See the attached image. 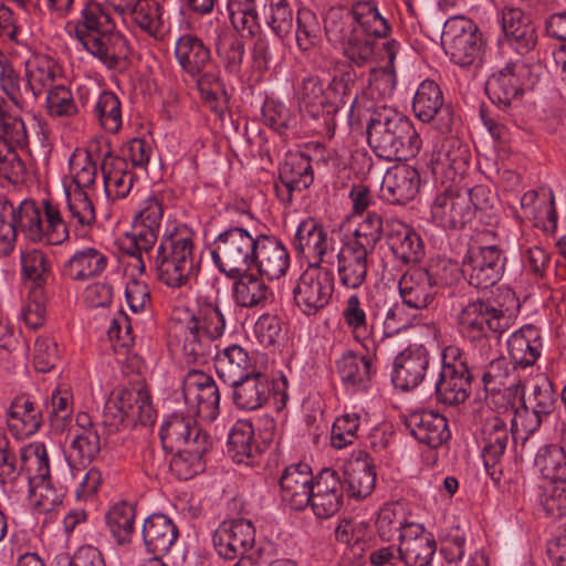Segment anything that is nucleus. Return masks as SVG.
Instances as JSON below:
<instances>
[{
    "mask_svg": "<svg viewBox=\"0 0 566 566\" xmlns=\"http://www.w3.org/2000/svg\"><path fill=\"white\" fill-rule=\"evenodd\" d=\"M82 46L108 69L120 66L130 53L127 39L116 30V27L88 39Z\"/></svg>",
    "mask_w": 566,
    "mask_h": 566,
    "instance_id": "c85d7f7f",
    "label": "nucleus"
},
{
    "mask_svg": "<svg viewBox=\"0 0 566 566\" xmlns=\"http://www.w3.org/2000/svg\"><path fill=\"white\" fill-rule=\"evenodd\" d=\"M506 264L504 250L497 244H471L462 261V273L469 284L489 289L502 277Z\"/></svg>",
    "mask_w": 566,
    "mask_h": 566,
    "instance_id": "1a4fd4ad",
    "label": "nucleus"
},
{
    "mask_svg": "<svg viewBox=\"0 0 566 566\" xmlns=\"http://www.w3.org/2000/svg\"><path fill=\"white\" fill-rule=\"evenodd\" d=\"M175 56L181 70L191 77L200 75L211 62V51L196 34L179 36L175 45Z\"/></svg>",
    "mask_w": 566,
    "mask_h": 566,
    "instance_id": "e433bc0d",
    "label": "nucleus"
},
{
    "mask_svg": "<svg viewBox=\"0 0 566 566\" xmlns=\"http://www.w3.org/2000/svg\"><path fill=\"white\" fill-rule=\"evenodd\" d=\"M253 436L254 430L250 422H235L228 440V452L235 462L254 464V459L261 453V450L254 443Z\"/></svg>",
    "mask_w": 566,
    "mask_h": 566,
    "instance_id": "de8ad7c7",
    "label": "nucleus"
},
{
    "mask_svg": "<svg viewBox=\"0 0 566 566\" xmlns=\"http://www.w3.org/2000/svg\"><path fill=\"white\" fill-rule=\"evenodd\" d=\"M352 10L357 32L360 31L376 39L387 36L390 27L387 20L380 15L375 2L359 1L353 6Z\"/></svg>",
    "mask_w": 566,
    "mask_h": 566,
    "instance_id": "5fc2aeb1",
    "label": "nucleus"
},
{
    "mask_svg": "<svg viewBox=\"0 0 566 566\" xmlns=\"http://www.w3.org/2000/svg\"><path fill=\"white\" fill-rule=\"evenodd\" d=\"M457 327L462 338L489 357L509 328V319L501 308L478 298L459 311Z\"/></svg>",
    "mask_w": 566,
    "mask_h": 566,
    "instance_id": "f03ea898",
    "label": "nucleus"
},
{
    "mask_svg": "<svg viewBox=\"0 0 566 566\" xmlns=\"http://www.w3.org/2000/svg\"><path fill=\"white\" fill-rule=\"evenodd\" d=\"M63 493L54 488L51 476L29 483V500L33 510L40 514L52 512L62 503Z\"/></svg>",
    "mask_w": 566,
    "mask_h": 566,
    "instance_id": "774afa93",
    "label": "nucleus"
},
{
    "mask_svg": "<svg viewBox=\"0 0 566 566\" xmlns=\"http://www.w3.org/2000/svg\"><path fill=\"white\" fill-rule=\"evenodd\" d=\"M216 53L229 74L238 75L244 59V42L235 33L217 22L212 38Z\"/></svg>",
    "mask_w": 566,
    "mask_h": 566,
    "instance_id": "a19ab883",
    "label": "nucleus"
},
{
    "mask_svg": "<svg viewBox=\"0 0 566 566\" xmlns=\"http://www.w3.org/2000/svg\"><path fill=\"white\" fill-rule=\"evenodd\" d=\"M315 479L306 463H297L287 467L280 478L282 500L291 509L301 511L308 506Z\"/></svg>",
    "mask_w": 566,
    "mask_h": 566,
    "instance_id": "4be33fe9",
    "label": "nucleus"
},
{
    "mask_svg": "<svg viewBox=\"0 0 566 566\" xmlns=\"http://www.w3.org/2000/svg\"><path fill=\"white\" fill-rule=\"evenodd\" d=\"M386 241L395 258L403 264L420 262L424 255L420 235L400 220L386 221Z\"/></svg>",
    "mask_w": 566,
    "mask_h": 566,
    "instance_id": "5701e85b",
    "label": "nucleus"
},
{
    "mask_svg": "<svg viewBox=\"0 0 566 566\" xmlns=\"http://www.w3.org/2000/svg\"><path fill=\"white\" fill-rule=\"evenodd\" d=\"M382 237L386 238V222L384 223L382 217L376 212H367L346 242L374 252Z\"/></svg>",
    "mask_w": 566,
    "mask_h": 566,
    "instance_id": "bf43d9fd",
    "label": "nucleus"
},
{
    "mask_svg": "<svg viewBox=\"0 0 566 566\" xmlns=\"http://www.w3.org/2000/svg\"><path fill=\"white\" fill-rule=\"evenodd\" d=\"M538 495L545 514L552 518L566 516V479L544 481Z\"/></svg>",
    "mask_w": 566,
    "mask_h": 566,
    "instance_id": "e2e57ef3",
    "label": "nucleus"
},
{
    "mask_svg": "<svg viewBox=\"0 0 566 566\" xmlns=\"http://www.w3.org/2000/svg\"><path fill=\"white\" fill-rule=\"evenodd\" d=\"M523 73V65L509 63L486 81L485 92L489 98L509 116H514L520 108L524 93L523 83L521 82Z\"/></svg>",
    "mask_w": 566,
    "mask_h": 566,
    "instance_id": "ddd939ff",
    "label": "nucleus"
},
{
    "mask_svg": "<svg viewBox=\"0 0 566 566\" xmlns=\"http://www.w3.org/2000/svg\"><path fill=\"white\" fill-rule=\"evenodd\" d=\"M196 416L174 413L161 426L160 439L165 450L174 452L191 448L196 442H209L212 444L211 437L199 428L195 420Z\"/></svg>",
    "mask_w": 566,
    "mask_h": 566,
    "instance_id": "a211bd4d",
    "label": "nucleus"
},
{
    "mask_svg": "<svg viewBox=\"0 0 566 566\" xmlns=\"http://www.w3.org/2000/svg\"><path fill=\"white\" fill-rule=\"evenodd\" d=\"M181 396L186 412L207 421L219 413L220 392L214 380L199 370H191L184 379Z\"/></svg>",
    "mask_w": 566,
    "mask_h": 566,
    "instance_id": "9b49d317",
    "label": "nucleus"
},
{
    "mask_svg": "<svg viewBox=\"0 0 566 566\" xmlns=\"http://www.w3.org/2000/svg\"><path fill=\"white\" fill-rule=\"evenodd\" d=\"M107 265V258L95 248L76 251L63 266V275L71 281H86L99 275Z\"/></svg>",
    "mask_w": 566,
    "mask_h": 566,
    "instance_id": "79ce46f5",
    "label": "nucleus"
},
{
    "mask_svg": "<svg viewBox=\"0 0 566 566\" xmlns=\"http://www.w3.org/2000/svg\"><path fill=\"white\" fill-rule=\"evenodd\" d=\"M230 386L232 387V399L237 408L248 411L261 408L269 400L272 392L268 376L260 371H254Z\"/></svg>",
    "mask_w": 566,
    "mask_h": 566,
    "instance_id": "f704fd0d",
    "label": "nucleus"
},
{
    "mask_svg": "<svg viewBox=\"0 0 566 566\" xmlns=\"http://www.w3.org/2000/svg\"><path fill=\"white\" fill-rule=\"evenodd\" d=\"M57 71L54 60L46 55H34L25 62L28 104L34 102L44 91L55 86L53 83Z\"/></svg>",
    "mask_w": 566,
    "mask_h": 566,
    "instance_id": "ea45409f",
    "label": "nucleus"
},
{
    "mask_svg": "<svg viewBox=\"0 0 566 566\" xmlns=\"http://www.w3.org/2000/svg\"><path fill=\"white\" fill-rule=\"evenodd\" d=\"M356 73L346 65L339 74L333 76L326 91L327 102H334L337 109L340 106H348L350 111L355 107L357 93H354Z\"/></svg>",
    "mask_w": 566,
    "mask_h": 566,
    "instance_id": "680f3d73",
    "label": "nucleus"
},
{
    "mask_svg": "<svg viewBox=\"0 0 566 566\" xmlns=\"http://www.w3.org/2000/svg\"><path fill=\"white\" fill-rule=\"evenodd\" d=\"M406 427L419 442L438 448L448 441L451 433L447 418L433 411H416L406 418Z\"/></svg>",
    "mask_w": 566,
    "mask_h": 566,
    "instance_id": "cd10ccee",
    "label": "nucleus"
},
{
    "mask_svg": "<svg viewBox=\"0 0 566 566\" xmlns=\"http://www.w3.org/2000/svg\"><path fill=\"white\" fill-rule=\"evenodd\" d=\"M366 133L376 156L388 161L413 157L421 147V138L412 122L390 107L373 111Z\"/></svg>",
    "mask_w": 566,
    "mask_h": 566,
    "instance_id": "f257e3e1",
    "label": "nucleus"
},
{
    "mask_svg": "<svg viewBox=\"0 0 566 566\" xmlns=\"http://www.w3.org/2000/svg\"><path fill=\"white\" fill-rule=\"evenodd\" d=\"M290 255L284 244L275 237L259 234L253 255V266L269 280L285 275Z\"/></svg>",
    "mask_w": 566,
    "mask_h": 566,
    "instance_id": "b1692460",
    "label": "nucleus"
},
{
    "mask_svg": "<svg viewBox=\"0 0 566 566\" xmlns=\"http://www.w3.org/2000/svg\"><path fill=\"white\" fill-rule=\"evenodd\" d=\"M66 208L71 220L83 228H92L96 222L94 205L85 190L69 188L65 191Z\"/></svg>",
    "mask_w": 566,
    "mask_h": 566,
    "instance_id": "69168bd1",
    "label": "nucleus"
},
{
    "mask_svg": "<svg viewBox=\"0 0 566 566\" xmlns=\"http://www.w3.org/2000/svg\"><path fill=\"white\" fill-rule=\"evenodd\" d=\"M474 377V370L441 369L436 384L437 400L448 406L463 403L470 396Z\"/></svg>",
    "mask_w": 566,
    "mask_h": 566,
    "instance_id": "4c0bfd02",
    "label": "nucleus"
},
{
    "mask_svg": "<svg viewBox=\"0 0 566 566\" xmlns=\"http://www.w3.org/2000/svg\"><path fill=\"white\" fill-rule=\"evenodd\" d=\"M144 545L155 560L167 555L179 537V530L175 522L165 514L148 516L142 530Z\"/></svg>",
    "mask_w": 566,
    "mask_h": 566,
    "instance_id": "a878e982",
    "label": "nucleus"
},
{
    "mask_svg": "<svg viewBox=\"0 0 566 566\" xmlns=\"http://www.w3.org/2000/svg\"><path fill=\"white\" fill-rule=\"evenodd\" d=\"M14 226L25 240L32 243H44V221L42 209L34 200L25 199L13 206Z\"/></svg>",
    "mask_w": 566,
    "mask_h": 566,
    "instance_id": "c03bdc74",
    "label": "nucleus"
},
{
    "mask_svg": "<svg viewBox=\"0 0 566 566\" xmlns=\"http://www.w3.org/2000/svg\"><path fill=\"white\" fill-rule=\"evenodd\" d=\"M115 22L109 13L95 1H88L74 24V36L81 45L104 31L113 30Z\"/></svg>",
    "mask_w": 566,
    "mask_h": 566,
    "instance_id": "37998d69",
    "label": "nucleus"
},
{
    "mask_svg": "<svg viewBox=\"0 0 566 566\" xmlns=\"http://www.w3.org/2000/svg\"><path fill=\"white\" fill-rule=\"evenodd\" d=\"M135 507L127 502H119L106 514V524L117 544H128L135 532Z\"/></svg>",
    "mask_w": 566,
    "mask_h": 566,
    "instance_id": "6e6d98bb",
    "label": "nucleus"
},
{
    "mask_svg": "<svg viewBox=\"0 0 566 566\" xmlns=\"http://www.w3.org/2000/svg\"><path fill=\"white\" fill-rule=\"evenodd\" d=\"M441 43L451 61L460 66L481 62L486 45L476 23L463 15H454L446 21Z\"/></svg>",
    "mask_w": 566,
    "mask_h": 566,
    "instance_id": "0eeeda50",
    "label": "nucleus"
},
{
    "mask_svg": "<svg viewBox=\"0 0 566 566\" xmlns=\"http://www.w3.org/2000/svg\"><path fill=\"white\" fill-rule=\"evenodd\" d=\"M157 277L169 287H182L196 272L193 242L190 237L164 239L156 255Z\"/></svg>",
    "mask_w": 566,
    "mask_h": 566,
    "instance_id": "423d86ee",
    "label": "nucleus"
},
{
    "mask_svg": "<svg viewBox=\"0 0 566 566\" xmlns=\"http://www.w3.org/2000/svg\"><path fill=\"white\" fill-rule=\"evenodd\" d=\"M293 247L298 253L316 256L318 259L316 263L322 264L326 262L325 258L328 254L331 244L323 226L315 219L307 218L298 224Z\"/></svg>",
    "mask_w": 566,
    "mask_h": 566,
    "instance_id": "58836bf2",
    "label": "nucleus"
},
{
    "mask_svg": "<svg viewBox=\"0 0 566 566\" xmlns=\"http://www.w3.org/2000/svg\"><path fill=\"white\" fill-rule=\"evenodd\" d=\"M371 253L346 241L343 243L336 256L338 280L344 287L358 289L365 283Z\"/></svg>",
    "mask_w": 566,
    "mask_h": 566,
    "instance_id": "7c9ffc66",
    "label": "nucleus"
},
{
    "mask_svg": "<svg viewBox=\"0 0 566 566\" xmlns=\"http://www.w3.org/2000/svg\"><path fill=\"white\" fill-rule=\"evenodd\" d=\"M324 30L331 42L343 45L356 32L353 10L329 8L324 18Z\"/></svg>",
    "mask_w": 566,
    "mask_h": 566,
    "instance_id": "052dcab7",
    "label": "nucleus"
},
{
    "mask_svg": "<svg viewBox=\"0 0 566 566\" xmlns=\"http://www.w3.org/2000/svg\"><path fill=\"white\" fill-rule=\"evenodd\" d=\"M334 292V274L319 263L310 264L298 277L293 297L296 306L306 315L324 308L332 300Z\"/></svg>",
    "mask_w": 566,
    "mask_h": 566,
    "instance_id": "9d476101",
    "label": "nucleus"
},
{
    "mask_svg": "<svg viewBox=\"0 0 566 566\" xmlns=\"http://www.w3.org/2000/svg\"><path fill=\"white\" fill-rule=\"evenodd\" d=\"M43 422L42 411L29 395L17 396L7 412V423L11 433L21 439L39 431Z\"/></svg>",
    "mask_w": 566,
    "mask_h": 566,
    "instance_id": "72a5a7b5",
    "label": "nucleus"
},
{
    "mask_svg": "<svg viewBox=\"0 0 566 566\" xmlns=\"http://www.w3.org/2000/svg\"><path fill=\"white\" fill-rule=\"evenodd\" d=\"M94 115L106 132L116 134L123 124L122 106L117 95L109 91L101 93L94 107Z\"/></svg>",
    "mask_w": 566,
    "mask_h": 566,
    "instance_id": "338daca9",
    "label": "nucleus"
},
{
    "mask_svg": "<svg viewBox=\"0 0 566 566\" xmlns=\"http://www.w3.org/2000/svg\"><path fill=\"white\" fill-rule=\"evenodd\" d=\"M420 188L418 170L407 164L389 168L381 182V198L391 205H406L415 199Z\"/></svg>",
    "mask_w": 566,
    "mask_h": 566,
    "instance_id": "aec40b11",
    "label": "nucleus"
},
{
    "mask_svg": "<svg viewBox=\"0 0 566 566\" xmlns=\"http://www.w3.org/2000/svg\"><path fill=\"white\" fill-rule=\"evenodd\" d=\"M210 359L214 360L218 377L228 385L235 384L254 373L249 354L239 345L228 346L222 352L217 348Z\"/></svg>",
    "mask_w": 566,
    "mask_h": 566,
    "instance_id": "c9c22d12",
    "label": "nucleus"
},
{
    "mask_svg": "<svg viewBox=\"0 0 566 566\" xmlns=\"http://www.w3.org/2000/svg\"><path fill=\"white\" fill-rule=\"evenodd\" d=\"M279 179L297 192L307 189L314 179L311 158L303 153L289 155L280 167Z\"/></svg>",
    "mask_w": 566,
    "mask_h": 566,
    "instance_id": "3c124183",
    "label": "nucleus"
},
{
    "mask_svg": "<svg viewBox=\"0 0 566 566\" xmlns=\"http://www.w3.org/2000/svg\"><path fill=\"white\" fill-rule=\"evenodd\" d=\"M398 287L403 303L416 310L427 308L437 294L430 274L423 266L410 268L399 280Z\"/></svg>",
    "mask_w": 566,
    "mask_h": 566,
    "instance_id": "c756f323",
    "label": "nucleus"
},
{
    "mask_svg": "<svg viewBox=\"0 0 566 566\" xmlns=\"http://www.w3.org/2000/svg\"><path fill=\"white\" fill-rule=\"evenodd\" d=\"M270 294V287L262 279L247 272L241 273L232 286L233 300L241 307L264 306Z\"/></svg>",
    "mask_w": 566,
    "mask_h": 566,
    "instance_id": "49530a36",
    "label": "nucleus"
},
{
    "mask_svg": "<svg viewBox=\"0 0 566 566\" xmlns=\"http://www.w3.org/2000/svg\"><path fill=\"white\" fill-rule=\"evenodd\" d=\"M164 8L157 0H139L129 17L133 22L149 36H163Z\"/></svg>",
    "mask_w": 566,
    "mask_h": 566,
    "instance_id": "13d9d810",
    "label": "nucleus"
},
{
    "mask_svg": "<svg viewBox=\"0 0 566 566\" xmlns=\"http://www.w3.org/2000/svg\"><path fill=\"white\" fill-rule=\"evenodd\" d=\"M472 214L468 190L457 186L446 187L431 205L433 220L444 229L463 228Z\"/></svg>",
    "mask_w": 566,
    "mask_h": 566,
    "instance_id": "dca6fc26",
    "label": "nucleus"
},
{
    "mask_svg": "<svg viewBox=\"0 0 566 566\" xmlns=\"http://www.w3.org/2000/svg\"><path fill=\"white\" fill-rule=\"evenodd\" d=\"M224 315L213 303H203L188 321L184 332L182 355L188 364H207L223 335Z\"/></svg>",
    "mask_w": 566,
    "mask_h": 566,
    "instance_id": "7ed1b4c3",
    "label": "nucleus"
},
{
    "mask_svg": "<svg viewBox=\"0 0 566 566\" xmlns=\"http://www.w3.org/2000/svg\"><path fill=\"white\" fill-rule=\"evenodd\" d=\"M109 158L111 150H107L102 164L105 192L112 199L125 198L133 188L135 175L126 169V165L120 158H112L111 168H107Z\"/></svg>",
    "mask_w": 566,
    "mask_h": 566,
    "instance_id": "a18cd8bd",
    "label": "nucleus"
},
{
    "mask_svg": "<svg viewBox=\"0 0 566 566\" xmlns=\"http://www.w3.org/2000/svg\"><path fill=\"white\" fill-rule=\"evenodd\" d=\"M311 494L313 513L318 518H328L335 515L343 505V485L337 472L333 469H323L315 478Z\"/></svg>",
    "mask_w": 566,
    "mask_h": 566,
    "instance_id": "412c9836",
    "label": "nucleus"
},
{
    "mask_svg": "<svg viewBox=\"0 0 566 566\" xmlns=\"http://www.w3.org/2000/svg\"><path fill=\"white\" fill-rule=\"evenodd\" d=\"M297 99L301 109L317 120L318 133L333 137L336 128L337 105L334 102H327L321 80L312 75L304 77L297 91Z\"/></svg>",
    "mask_w": 566,
    "mask_h": 566,
    "instance_id": "f8f14e48",
    "label": "nucleus"
},
{
    "mask_svg": "<svg viewBox=\"0 0 566 566\" xmlns=\"http://www.w3.org/2000/svg\"><path fill=\"white\" fill-rule=\"evenodd\" d=\"M429 361V352L423 345L409 346L395 358L394 385L403 391L418 387L426 377Z\"/></svg>",
    "mask_w": 566,
    "mask_h": 566,
    "instance_id": "6ab92c4d",
    "label": "nucleus"
},
{
    "mask_svg": "<svg viewBox=\"0 0 566 566\" xmlns=\"http://www.w3.org/2000/svg\"><path fill=\"white\" fill-rule=\"evenodd\" d=\"M348 495L355 499L368 496L376 484L373 459L365 451L353 453L344 465Z\"/></svg>",
    "mask_w": 566,
    "mask_h": 566,
    "instance_id": "473e14b6",
    "label": "nucleus"
},
{
    "mask_svg": "<svg viewBox=\"0 0 566 566\" xmlns=\"http://www.w3.org/2000/svg\"><path fill=\"white\" fill-rule=\"evenodd\" d=\"M227 9L237 32L253 38L261 31L256 0H227Z\"/></svg>",
    "mask_w": 566,
    "mask_h": 566,
    "instance_id": "603ef678",
    "label": "nucleus"
},
{
    "mask_svg": "<svg viewBox=\"0 0 566 566\" xmlns=\"http://www.w3.org/2000/svg\"><path fill=\"white\" fill-rule=\"evenodd\" d=\"M156 419V410L151 403V397L146 388L119 389L114 397L108 399L104 407L103 424L108 428V434L119 431L125 420L132 424H153ZM107 436L105 442L108 440Z\"/></svg>",
    "mask_w": 566,
    "mask_h": 566,
    "instance_id": "39448f33",
    "label": "nucleus"
},
{
    "mask_svg": "<svg viewBox=\"0 0 566 566\" xmlns=\"http://www.w3.org/2000/svg\"><path fill=\"white\" fill-rule=\"evenodd\" d=\"M20 260L23 277L32 281L34 286L43 287L52 268L48 254L40 249L31 248L21 252Z\"/></svg>",
    "mask_w": 566,
    "mask_h": 566,
    "instance_id": "0e129e2a",
    "label": "nucleus"
},
{
    "mask_svg": "<svg viewBox=\"0 0 566 566\" xmlns=\"http://www.w3.org/2000/svg\"><path fill=\"white\" fill-rule=\"evenodd\" d=\"M482 458L490 476L495 479L496 465L500 464L501 459L510 442V429L507 423L499 416H492L485 419L482 429Z\"/></svg>",
    "mask_w": 566,
    "mask_h": 566,
    "instance_id": "bb28decb",
    "label": "nucleus"
},
{
    "mask_svg": "<svg viewBox=\"0 0 566 566\" xmlns=\"http://www.w3.org/2000/svg\"><path fill=\"white\" fill-rule=\"evenodd\" d=\"M412 109L423 123H432L441 133L451 132L453 125L452 107L444 104L442 91L430 80L423 81L413 97Z\"/></svg>",
    "mask_w": 566,
    "mask_h": 566,
    "instance_id": "4468645a",
    "label": "nucleus"
},
{
    "mask_svg": "<svg viewBox=\"0 0 566 566\" xmlns=\"http://www.w3.org/2000/svg\"><path fill=\"white\" fill-rule=\"evenodd\" d=\"M541 332L533 325H525L515 331L507 339V350L513 369L535 365L542 354Z\"/></svg>",
    "mask_w": 566,
    "mask_h": 566,
    "instance_id": "2f4dec72",
    "label": "nucleus"
},
{
    "mask_svg": "<svg viewBox=\"0 0 566 566\" xmlns=\"http://www.w3.org/2000/svg\"><path fill=\"white\" fill-rule=\"evenodd\" d=\"M256 241L258 235L252 237L245 229L230 228L221 232L213 242V262L229 277L248 272L253 268Z\"/></svg>",
    "mask_w": 566,
    "mask_h": 566,
    "instance_id": "6e6552de",
    "label": "nucleus"
},
{
    "mask_svg": "<svg viewBox=\"0 0 566 566\" xmlns=\"http://www.w3.org/2000/svg\"><path fill=\"white\" fill-rule=\"evenodd\" d=\"M212 444L209 442H196L191 448L176 450L170 460V471L179 480H189L205 470L203 455L210 450Z\"/></svg>",
    "mask_w": 566,
    "mask_h": 566,
    "instance_id": "09e8293b",
    "label": "nucleus"
},
{
    "mask_svg": "<svg viewBox=\"0 0 566 566\" xmlns=\"http://www.w3.org/2000/svg\"><path fill=\"white\" fill-rule=\"evenodd\" d=\"M337 371L344 384L365 386L371 377L373 360L367 356H358L353 352L345 353L337 360Z\"/></svg>",
    "mask_w": 566,
    "mask_h": 566,
    "instance_id": "4d7b16f0",
    "label": "nucleus"
},
{
    "mask_svg": "<svg viewBox=\"0 0 566 566\" xmlns=\"http://www.w3.org/2000/svg\"><path fill=\"white\" fill-rule=\"evenodd\" d=\"M516 369L510 370V365L504 357H497L489 361L482 374V381L486 391L500 392L501 390L523 389V381Z\"/></svg>",
    "mask_w": 566,
    "mask_h": 566,
    "instance_id": "8fccbe9b",
    "label": "nucleus"
},
{
    "mask_svg": "<svg viewBox=\"0 0 566 566\" xmlns=\"http://www.w3.org/2000/svg\"><path fill=\"white\" fill-rule=\"evenodd\" d=\"M521 390L523 410L516 413V418L521 420L524 431L532 434L555 411L557 396L552 381L544 376L536 379L526 398L524 397V388Z\"/></svg>",
    "mask_w": 566,
    "mask_h": 566,
    "instance_id": "2eb2a0df",
    "label": "nucleus"
},
{
    "mask_svg": "<svg viewBox=\"0 0 566 566\" xmlns=\"http://www.w3.org/2000/svg\"><path fill=\"white\" fill-rule=\"evenodd\" d=\"M21 468L27 474L28 484L50 478V459L45 444L34 441L23 447L20 452Z\"/></svg>",
    "mask_w": 566,
    "mask_h": 566,
    "instance_id": "864d4df0",
    "label": "nucleus"
},
{
    "mask_svg": "<svg viewBox=\"0 0 566 566\" xmlns=\"http://www.w3.org/2000/svg\"><path fill=\"white\" fill-rule=\"evenodd\" d=\"M255 530L244 518L223 522L213 535V544L219 556L226 559L244 558L245 552L253 547Z\"/></svg>",
    "mask_w": 566,
    "mask_h": 566,
    "instance_id": "f3484780",
    "label": "nucleus"
},
{
    "mask_svg": "<svg viewBox=\"0 0 566 566\" xmlns=\"http://www.w3.org/2000/svg\"><path fill=\"white\" fill-rule=\"evenodd\" d=\"M399 44L392 40L389 42H379L376 38L368 34L354 32V34L342 45L345 56L350 63L361 67L371 64L376 59H387V64L379 69L371 67V78L375 83H381L384 90L392 91L395 87V67L394 61L398 52Z\"/></svg>",
    "mask_w": 566,
    "mask_h": 566,
    "instance_id": "20e7f679",
    "label": "nucleus"
},
{
    "mask_svg": "<svg viewBox=\"0 0 566 566\" xmlns=\"http://www.w3.org/2000/svg\"><path fill=\"white\" fill-rule=\"evenodd\" d=\"M437 549L434 538L420 524L411 523L400 533L397 549L399 558L407 566H427Z\"/></svg>",
    "mask_w": 566,
    "mask_h": 566,
    "instance_id": "393cba45",
    "label": "nucleus"
}]
</instances>
